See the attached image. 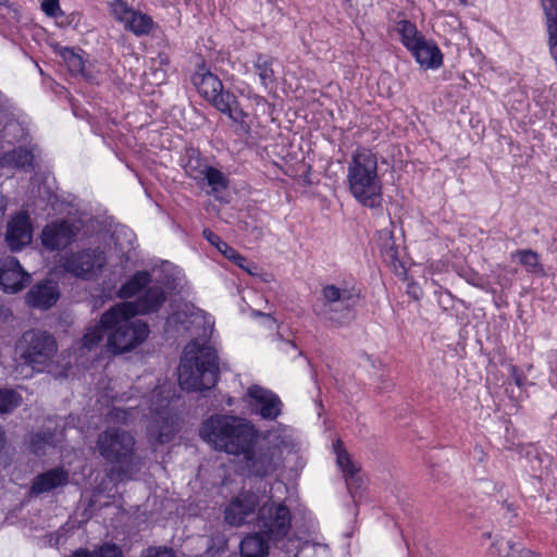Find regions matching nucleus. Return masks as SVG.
Instances as JSON below:
<instances>
[{
  "label": "nucleus",
  "instance_id": "1",
  "mask_svg": "<svg viewBox=\"0 0 557 557\" xmlns=\"http://www.w3.org/2000/svg\"><path fill=\"white\" fill-rule=\"evenodd\" d=\"M200 436L215 449L243 456V470L249 476L264 478L280 466L284 450L295 446L292 431L278 428L267 433L264 442L255 445L256 430L247 420L216 414L207 419Z\"/></svg>",
  "mask_w": 557,
  "mask_h": 557
},
{
  "label": "nucleus",
  "instance_id": "2",
  "mask_svg": "<svg viewBox=\"0 0 557 557\" xmlns=\"http://www.w3.org/2000/svg\"><path fill=\"white\" fill-rule=\"evenodd\" d=\"M172 391L170 386L160 385L154 388L138 407H113L109 413L111 422L128 424L138 413L147 421V437L153 450L158 446L171 442L178 431V417L170 408Z\"/></svg>",
  "mask_w": 557,
  "mask_h": 557
},
{
  "label": "nucleus",
  "instance_id": "3",
  "mask_svg": "<svg viewBox=\"0 0 557 557\" xmlns=\"http://www.w3.org/2000/svg\"><path fill=\"white\" fill-rule=\"evenodd\" d=\"M131 305H115L107 310L100 322L87 329L83 337V346L90 350L97 346L107 334V348L114 355L128 352L143 344L149 335L146 322L134 319L127 309Z\"/></svg>",
  "mask_w": 557,
  "mask_h": 557
},
{
  "label": "nucleus",
  "instance_id": "4",
  "mask_svg": "<svg viewBox=\"0 0 557 557\" xmlns=\"http://www.w3.org/2000/svg\"><path fill=\"white\" fill-rule=\"evenodd\" d=\"M347 187L351 196L362 206L381 207L382 182L377 173V158L370 149H356L347 164Z\"/></svg>",
  "mask_w": 557,
  "mask_h": 557
},
{
  "label": "nucleus",
  "instance_id": "5",
  "mask_svg": "<svg viewBox=\"0 0 557 557\" xmlns=\"http://www.w3.org/2000/svg\"><path fill=\"white\" fill-rule=\"evenodd\" d=\"M135 438L125 430L110 426L99 434L97 449L103 459L113 463L111 476L124 481L134 479L140 471L143 461L134 453Z\"/></svg>",
  "mask_w": 557,
  "mask_h": 557
},
{
  "label": "nucleus",
  "instance_id": "6",
  "mask_svg": "<svg viewBox=\"0 0 557 557\" xmlns=\"http://www.w3.org/2000/svg\"><path fill=\"white\" fill-rule=\"evenodd\" d=\"M216 351L209 346L188 344L178 367V383L186 391H203L213 387L219 379Z\"/></svg>",
  "mask_w": 557,
  "mask_h": 557
},
{
  "label": "nucleus",
  "instance_id": "7",
  "mask_svg": "<svg viewBox=\"0 0 557 557\" xmlns=\"http://www.w3.org/2000/svg\"><path fill=\"white\" fill-rule=\"evenodd\" d=\"M191 82L198 92L218 111L239 124L244 133L249 132L250 126L246 122L248 114L239 107L236 96L224 90L221 79L215 74L201 65L194 73Z\"/></svg>",
  "mask_w": 557,
  "mask_h": 557
},
{
  "label": "nucleus",
  "instance_id": "8",
  "mask_svg": "<svg viewBox=\"0 0 557 557\" xmlns=\"http://www.w3.org/2000/svg\"><path fill=\"white\" fill-rule=\"evenodd\" d=\"M58 345L47 331L33 329L25 331L15 343V359L18 367H27L33 372L47 371L57 355Z\"/></svg>",
  "mask_w": 557,
  "mask_h": 557
},
{
  "label": "nucleus",
  "instance_id": "9",
  "mask_svg": "<svg viewBox=\"0 0 557 557\" xmlns=\"http://www.w3.org/2000/svg\"><path fill=\"white\" fill-rule=\"evenodd\" d=\"M360 292L355 286L326 285L322 288V300L314 307L315 314L327 325L338 327L349 323Z\"/></svg>",
  "mask_w": 557,
  "mask_h": 557
},
{
  "label": "nucleus",
  "instance_id": "10",
  "mask_svg": "<svg viewBox=\"0 0 557 557\" xmlns=\"http://www.w3.org/2000/svg\"><path fill=\"white\" fill-rule=\"evenodd\" d=\"M106 264L107 255L100 246L70 252L62 259L63 269L73 276L83 280L97 277Z\"/></svg>",
  "mask_w": 557,
  "mask_h": 557
},
{
  "label": "nucleus",
  "instance_id": "11",
  "mask_svg": "<svg viewBox=\"0 0 557 557\" xmlns=\"http://www.w3.org/2000/svg\"><path fill=\"white\" fill-rule=\"evenodd\" d=\"M292 525V515L284 504L274 502L264 503L257 515V528L259 532L270 541H278L285 537Z\"/></svg>",
  "mask_w": 557,
  "mask_h": 557
},
{
  "label": "nucleus",
  "instance_id": "12",
  "mask_svg": "<svg viewBox=\"0 0 557 557\" xmlns=\"http://www.w3.org/2000/svg\"><path fill=\"white\" fill-rule=\"evenodd\" d=\"M109 8L114 18L122 23L125 29L137 36L148 34L153 26V21L149 15L135 11L124 0H111Z\"/></svg>",
  "mask_w": 557,
  "mask_h": 557
},
{
  "label": "nucleus",
  "instance_id": "13",
  "mask_svg": "<svg viewBox=\"0 0 557 557\" xmlns=\"http://www.w3.org/2000/svg\"><path fill=\"white\" fill-rule=\"evenodd\" d=\"M246 398L251 409L262 419L275 420L282 412L283 404L280 397L260 385H251L247 389Z\"/></svg>",
  "mask_w": 557,
  "mask_h": 557
},
{
  "label": "nucleus",
  "instance_id": "14",
  "mask_svg": "<svg viewBox=\"0 0 557 557\" xmlns=\"http://www.w3.org/2000/svg\"><path fill=\"white\" fill-rule=\"evenodd\" d=\"M4 239L12 251H20L32 243L33 224L27 212L21 211L8 221Z\"/></svg>",
  "mask_w": 557,
  "mask_h": 557
},
{
  "label": "nucleus",
  "instance_id": "15",
  "mask_svg": "<svg viewBox=\"0 0 557 557\" xmlns=\"http://www.w3.org/2000/svg\"><path fill=\"white\" fill-rule=\"evenodd\" d=\"M30 281L27 273L14 257L0 259V287L3 292L15 294L24 289Z\"/></svg>",
  "mask_w": 557,
  "mask_h": 557
},
{
  "label": "nucleus",
  "instance_id": "16",
  "mask_svg": "<svg viewBox=\"0 0 557 557\" xmlns=\"http://www.w3.org/2000/svg\"><path fill=\"white\" fill-rule=\"evenodd\" d=\"M260 488L258 492L247 491L236 496L225 508V521L231 525H240L247 521L261 502Z\"/></svg>",
  "mask_w": 557,
  "mask_h": 557
},
{
  "label": "nucleus",
  "instance_id": "17",
  "mask_svg": "<svg viewBox=\"0 0 557 557\" xmlns=\"http://www.w3.org/2000/svg\"><path fill=\"white\" fill-rule=\"evenodd\" d=\"M78 228L67 221L47 224L41 233V243L50 251L60 250L71 245Z\"/></svg>",
  "mask_w": 557,
  "mask_h": 557
},
{
  "label": "nucleus",
  "instance_id": "18",
  "mask_svg": "<svg viewBox=\"0 0 557 557\" xmlns=\"http://www.w3.org/2000/svg\"><path fill=\"white\" fill-rule=\"evenodd\" d=\"M334 454L336 456V463L343 472L347 488L355 498V494L362 484V479L359 474L360 467L356 463L351 456L346 451L343 442L337 440L333 445Z\"/></svg>",
  "mask_w": 557,
  "mask_h": 557
},
{
  "label": "nucleus",
  "instance_id": "19",
  "mask_svg": "<svg viewBox=\"0 0 557 557\" xmlns=\"http://www.w3.org/2000/svg\"><path fill=\"white\" fill-rule=\"evenodd\" d=\"M186 173L196 181L206 182L210 188L207 193L216 199H221V194L226 190L228 185L227 177L218 169L209 165H201L194 169L190 164L186 166Z\"/></svg>",
  "mask_w": 557,
  "mask_h": 557
},
{
  "label": "nucleus",
  "instance_id": "20",
  "mask_svg": "<svg viewBox=\"0 0 557 557\" xmlns=\"http://www.w3.org/2000/svg\"><path fill=\"white\" fill-rule=\"evenodd\" d=\"M166 299V293L162 286H148L135 301L121 302L120 305H131L127 309L131 314H147L158 311Z\"/></svg>",
  "mask_w": 557,
  "mask_h": 557
},
{
  "label": "nucleus",
  "instance_id": "21",
  "mask_svg": "<svg viewBox=\"0 0 557 557\" xmlns=\"http://www.w3.org/2000/svg\"><path fill=\"white\" fill-rule=\"evenodd\" d=\"M203 237L212 246H214L219 250V252H221L225 258L235 263L237 267L245 270L250 275L257 274L258 267L253 262L247 260L227 243L223 242L219 235L214 234L210 230H205Z\"/></svg>",
  "mask_w": 557,
  "mask_h": 557
},
{
  "label": "nucleus",
  "instance_id": "22",
  "mask_svg": "<svg viewBox=\"0 0 557 557\" xmlns=\"http://www.w3.org/2000/svg\"><path fill=\"white\" fill-rule=\"evenodd\" d=\"M58 285L52 281H45L33 286L26 296L30 307L48 309L59 299Z\"/></svg>",
  "mask_w": 557,
  "mask_h": 557
},
{
  "label": "nucleus",
  "instance_id": "23",
  "mask_svg": "<svg viewBox=\"0 0 557 557\" xmlns=\"http://www.w3.org/2000/svg\"><path fill=\"white\" fill-rule=\"evenodd\" d=\"M414 60L424 69H438L443 64V54L437 45L426 39L420 40L418 45L409 50Z\"/></svg>",
  "mask_w": 557,
  "mask_h": 557
},
{
  "label": "nucleus",
  "instance_id": "24",
  "mask_svg": "<svg viewBox=\"0 0 557 557\" xmlns=\"http://www.w3.org/2000/svg\"><path fill=\"white\" fill-rule=\"evenodd\" d=\"M33 153L23 147L5 151L0 156V177L11 176L15 169H26L32 165Z\"/></svg>",
  "mask_w": 557,
  "mask_h": 557
},
{
  "label": "nucleus",
  "instance_id": "25",
  "mask_svg": "<svg viewBox=\"0 0 557 557\" xmlns=\"http://www.w3.org/2000/svg\"><path fill=\"white\" fill-rule=\"evenodd\" d=\"M69 481V473L63 468H54L37 475L32 485V493L39 495L54 488L64 486Z\"/></svg>",
  "mask_w": 557,
  "mask_h": 557
},
{
  "label": "nucleus",
  "instance_id": "26",
  "mask_svg": "<svg viewBox=\"0 0 557 557\" xmlns=\"http://www.w3.org/2000/svg\"><path fill=\"white\" fill-rule=\"evenodd\" d=\"M541 1L546 16L549 52L557 64V0Z\"/></svg>",
  "mask_w": 557,
  "mask_h": 557
},
{
  "label": "nucleus",
  "instance_id": "27",
  "mask_svg": "<svg viewBox=\"0 0 557 557\" xmlns=\"http://www.w3.org/2000/svg\"><path fill=\"white\" fill-rule=\"evenodd\" d=\"M151 283V276L147 271H138L128 278L119 289L121 298H132L141 295Z\"/></svg>",
  "mask_w": 557,
  "mask_h": 557
},
{
  "label": "nucleus",
  "instance_id": "28",
  "mask_svg": "<svg viewBox=\"0 0 557 557\" xmlns=\"http://www.w3.org/2000/svg\"><path fill=\"white\" fill-rule=\"evenodd\" d=\"M395 32L398 34L400 42L408 51L424 38L416 24L405 18L395 23Z\"/></svg>",
  "mask_w": 557,
  "mask_h": 557
},
{
  "label": "nucleus",
  "instance_id": "29",
  "mask_svg": "<svg viewBox=\"0 0 557 557\" xmlns=\"http://www.w3.org/2000/svg\"><path fill=\"white\" fill-rule=\"evenodd\" d=\"M273 62V58L264 54H257L253 60L255 73L258 75L262 87L265 89L272 88L275 83Z\"/></svg>",
  "mask_w": 557,
  "mask_h": 557
},
{
  "label": "nucleus",
  "instance_id": "30",
  "mask_svg": "<svg viewBox=\"0 0 557 557\" xmlns=\"http://www.w3.org/2000/svg\"><path fill=\"white\" fill-rule=\"evenodd\" d=\"M268 548L267 542L259 533L247 535L240 542L242 557H267Z\"/></svg>",
  "mask_w": 557,
  "mask_h": 557
},
{
  "label": "nucleus",
  "instance_id": "31",
  "mask_svg": "<svg viewBox=\"0 0 557 557\" xmlns=\"http://www.w3.org/2000/svg\"><path fill=\"white\" fill-rule=\"evenodd\" d=\"M513 256H516L528 272H531L533 274H542L543 273V267L540 263V256L537 252L531 250V249H520L517 250Z\"/></svg>",
  "mask_w": 557,
  "mask_h": 557
},
{
  "label": "nucleus",
  "instance_id": "32",
  "mask_svg": "<svg viewBox=\"0 0 557 557\" xmlns=\"http://www.w3.org/2000/svg\"><path fill=\"white\" fill-rule=\"evenodd\" d=\"M64 63L66 64L69 71L72 73V74H75V75H83V76H86V72H85V62H84V59L83 57L75 52L74 49L72 48H63L60 52Z\"/></svg>",
  "mask_w": 557,
  "mask_h": 557
},
{
  "label": "nucleus",
  "instance_id": "33",
  "mask_svg": "<svg viewBox=\"0 0 557 557\" xmlns=\"http://www.w3.org/2000/svg\"><path fill=\"white\" fill-rule=\"evenodd\" d=\"M381 253L388 264L397 269L399 263L398 248L395 245L393 236L389 232L382 233Z\"/></svg>",
  "mask_w": 557,
  "mask_h": 557
},
{
  "label": "nucleus",
  "instance_id": "34",
  "mask_svg": "<svg viewBox=\"0 0 557 557\" xmlns=\"http://www.w3.org/2000/svg\"><path fill=\"white\" fill-rule=\"evenodd\" d=\"M1 138L8 144L18 143L25 138V131L17 121L9 120L1 131Z\"/></svg>",
  "mask_w": 557,
  "mask_h": 557
},
{
  "label": "nucleus",
  "instance_id": "35",
  "mask_svg": "<svg viewBox=\"0 0 557 557\" xmlns=\"http://www.w3.org/2000/svg\"><path fill=\"white\" fill-rule=\"evenodd\" d=\"M22 397L12 389L0 388V413H7L20 406Z\"/></svg>",
  "mask_w": 557,
  "mask_h": 557
},
{
  "label": "nucleus",
  "instance_id": "36",
  "mask_svg": "<svg viewBox=\"0 0 557 557\" xmlns=\"http://www.w3.org/2000/svg\"><path fill=\"white\" fill-rule=\"evenodd\" d=\"M91 557H122V552L115 544H104L90 554Z\"/></svg>",
  "mask_w": 557,
  "mask_h": 557
},
{
  "label": "nucleus",
  "instance_id": "37",
  "mask_svg": "<svg viewBox=\"0 0 557 557\" xmlns=\"http://www.w3.org/2000/svg\"><path fill=\"white\" fill-rule=\"evenodd\" d=\"M41 10L50 17H59L63 15L59 0H40Z\"/></svg>",
  "mask_w": 557,
  "mask_h": 557
},
{
  "label": "nucleus",
  "instance_id": "38",
  "mask_svg": "<svg viewBox=\"0 0 557 557\" xmlns=\"http://www.w3.org/2000/svg\"><path fill=\"white\" fill-rule=\"evenodd\" d=\"M51 436L47 437L46 435L36 434L33 436L30 442L32 450L36 455L45 454V446L46 445H52Z\"/></svg>",
  "mask_w": 557,
  "mask_h": 557
},
{
  "label": "nucleus",
  "instance_id": "39",
  "mask_svg": "<svg viewBox=\"0 0 557 557\" xmlns=\"http://www.w3.org/2000/svg\"><path fill=\"white\" fill-rule=\"evenodd\" d=\"M141 557H176L174 552L166 547H149Z\"/></svg>",
  "mask_w": 557,
  "mask_h": 557
},
{
  "label": "nucleus",
  "instance_id": "40",
  "mask_svg": "<svg viewBox=\"0 0 557 557\" xmlns=\"http://www.w3.org/2000/svg\"><path fill=\"white\" fill-rule=\"evenodd\" d=\"M466 280L473 286H482V278L476 273H471L469 276L466 277Z\"/></svg>",
  "mask_w": 557,
  "mask_h": 557
},
{
  "label": "nucleus",
  "instance_id": "41",
  "mask_svg": "<svg viewBox=\"0 0 557 557\" xmlns=\"http://www.w3.org/2000/svg\"><path fill=\"white\" fill-rule=\"evenodd\" d=\"M7 110H8L7 99L0 92V123L2 122V117L7 116Z\"/></svg>",
  "mask_w": 557,
  "mask_h": 557
},
{
  "label": "nucleus",
  "instance_id": "42",
  "mask_svg": "<svg viewBox=\"0 0 557 557\" xmlns=\"http://www.w3.org/2000/svg\"><path fill=\"white\" fill-rule=\"evenodd\" d=\"M512 379H513V381H515L517 386H519V387L522 386V377L518 373V371H517V369L515 367L512 368Z\"/></svg>",
  "mask_w": 557,
  "mask_h": 557
},
{
  "label": "nucleus",
  "instance_id": "43",
  "mask_svg": "<svg viewBox=\"0 0 557 557\" xmlns=\"http://www.w3.org/2000/svg\"><path fill=\"white\" fill-rule=\"evenodd\" d=\"M238 91L242 96L247 97L250 100H252V95H256L249 86Z\"/></svg>",
  "mask_w": 557,
  "mask_h": 557
},
{
  "label": "nucleus",
  "instance_id": "44",
  "mask_svg": "<svg viewBox=\"0 0 557 557\" xmlns=\"http://www.w3.org/2000/svg\"><path fill=\"white\" fill-rule=\"evenodd\" d=\"M252 101L256 103V106H264L267 104V100L264 97L259 95H252Z\"/></svg>",
  "mask_w": 557,
  "mask_h": 557
},
{
  "label": "nucleus",
  "instance_id": "45",
  "mask_svg": "<svg viewBox=\"0 0 557 557\" xmlns=\"http://www.w3.org/2000/svg\"><path fill=\"white\" fill-rule=\"evenodd\" d=\"M288 348H290L293 350H297V348L293 342L283 341L281 349L287 351Z\"/></svg>",
  "mask_w": 557,
  "mask_h": 557
},
{
  "label": "nucleus",
  "instance_id": "46",
  "mask_svg": "<svg viewBox=\"0 0 557 557\" xmlns=\"http://www.w3.org/2000/svg\"><path fill=\"white\" fill-rule=\"evenodd\" d=\"M7 207L4 196L0 193V219L3 216Z\"/></svg>",
  "mask_w": 557,
  "mask_h": 557
},
{
  "label": "nucleus",
  "instance_id": "47",
  "mask_svg": "<svg viewBox=\"0 0 557 557\" xmlns=\"http://www.w3.org/2000/svg\"><path fill=\"white\" fill-rule=\"evenodd\" d=\"M71 557H91L90 554L85 549H78L74 552Z\"/></svg>",
  "mask_w": 557,
  "mask_h": 557
},
{
  "label": "nucleus",
  "instance_id": "48",
  "mask_svg": "<svg viewBox=\"0 0 557 557\" xmlns=\"http://www.w3.org/2000/svg\"><path fill=\"white\" fill-rule=\"evenodd\" d=\"M267 492H268V483H263L262 484V497L265 496Z\"/></svg>",
  "mask_w": 557,
  "mask_h": 557
},
{
  "label": "nucleus",
  "instance_id": "49",
  "mask_svg": "<svg viewBox=\"0 0 557 557\" xmlns=\"http://www.w3.org/2000/svg\"><path fill=\"white\" fill-rule=\"evenodd\" d=\"M10 0H0V5H7Z\"/></svg>",
  "mask_w": 557,
  "mask_h": 557
}]
</instances>
